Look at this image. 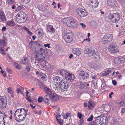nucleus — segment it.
Instances as JSON below:
<instances>
[{"label": "nucleus", "mask_w": 125, "mask_h": 125, "mask_svg": "<svg viewBox=\"0 0 125 125\" xmlns=\"http://www.w3.org/2000/svg\"><path fill=\"white\" fill-rule=\"evenodd\" d=\"M43 101L46 104H49L50 103V100L45 97L43 98Z\"/></svg>", "instance_id": "4c0bfd02"}, {"label": "nucleus", "mask_w": 125, "mask_h": 125, "mask_svg": "<svg viewBox=\"0 0 125 125\" xmlns=\"http://www.w3.org/2000/svg\"><path fill=\"white\" fill-rule=\"evenodd\" d=\"M6 115L3 112H1L0 111V125H5V122L4 119Z\"/></svg>", "instance_id": "f8f14e48"}, {"label": "nucleus", "mask_w": 125, "mask_h": 125, "mask_svg": "<svg viewBox=\"0 0 125 125\" xmlns=\"http://www.w3.org/2000/svg\"><path fill=\"white\" fill-rule=\"evenodd\" d=\"M77 38L79 41H81L82 42L83 41L84 39L83 36L80 35H78Z\"/></svg>", "instance_id": "37998d69"}, {"label": "nucleus", "mask_w": 125, "mask_h": 125, "mask_svg": "<svg viewBox=\"0 0 125 125\" xmlns=\"http://www.w3.org/2000/svg\"><path fill=\"white\" fill-rule=\"evenodd\" d=\"M26 14L23 11L19 12L16 16V20L18 23H23L27 20Z\"/></svg>", "instance_id": "f03ea898"}, {"label": "nucleus", "mask_w": 125, "mask_h": 125, "mask_svg": "<svg viewBox=\"0 0 125 125\" xmlns=\"http://www.w3.org/2000/svg\"><path fill=\"white\" fill-rule=\"evenodd\" d=\"M88 125H95V122L94 120L90 122L88 124Z\"/></svg>", "instance_id": "6e6d98bb"}, {"label": "nucleus", "mask_w": 125, "mask_h": 125, "mask_svg": "<svg viewBox=\"0 0 125 125\" xmlns=\"http://www.w3.org/2000/svg\"><path fill=\"white\" fill-rule=\"evenodd\" d=\"M44 89L45 93L48 94L49 95H51L52 94L51 90L47 87H44Z\"/></svg>", "instance_id": "c85d7f7f"}, {"label": "nucleus", "mask_w": 125, "mask_h": 125, "mask_svg": "<svg viewBox=\"0 0 125 125\" xmlns=\"http://www.w3.org/2000/svg\"><path fill=\"white\" fill-rule=\"evenodd\" d=\"M94 104L93 101L92 100H89L88 102V106L90 109L94 107Z\"/></svg>", "instance_id": "cd10ccee"}, {"label": "nucleus", "mask_w": 125, "mask_h": 125, "mask_svg": "<svg viewBox=\"0 0 125 125\" xmlns=\"http://www.w3.org/2000/svg\"><path fill=\"white\" fill-rule=\"evenodd\" d=\"M107 1L108 4L110 6H114L115 4V0H107Z\"/></svg>", "instance_id": "bb28decb"}, {"label": "nucleus", "mask_w": 125, "mask_h": 125, "mask_svg": "<svg viewBox=\"0 0 125 125\" xmlns=\"http://www.w3.org/2000/svg\"><path fill=\"white\" fill-rule=\"evenodd\" d=\"M6 45V44L4 40H0V46H5Z\"/></svg>", "instance_id": "ea45409f"}, {"label": "nucleus", "mask_w": 125, "mask_h": 125, "mask_svg": "<svg viewBox=\"0 0 125 125\" xmlns=\"http://www.w3.org/2000/svg\"><path fill=\"white\" fill-rule=\"evenodd\" d=\"M26 68L27 70V71L28 72H30V69L29 68V66H27L26 67Z\"/></svg>", "instance_id": "774afa93"}, {"label": "nucleus", "mask_w": 125, "mask_h": 125, "mask_svg": "<svg viewBox=\"0 0 125 125\" xmlns=\"http://www.w3.org/2000/svg\"><path fill=\"white\" fill-rule=\"evenodd\" d=\"M90 66L91 67L93 68L94 69H96L98 67L97 64L94 62L91 63L90 65Z\"/></svg>", "instance_id": "a19ab883"}, {"label": "nucleus", "mask_w": 125, "mask_h": 125, "mask_svg": "<svg viewBox=\"0 0 125 125\" xmlns=\"http://www.w3.org/2000/svg\"><path fill=\"white\" fill-rule=\"evenodd\" d=\"M60 74L62 76L66 77L69 73L66 70H61L60 71Z\"/></svg>", "instance_id": "393cba45"}, {"label": "nucleus", "mask_w": 125, "mask_h": 125, "mask_svg": "<svg viewBox=\"0 0 125 125\" xmlns=\"http://www.w3.org/2000/svg\"><path fill=\"white\" fill-rule=\"evenodd\" d=\"M36 46L39 47V46H42L38 42L36 41L35 43Z\"/></svg>", "instance_id": "5fc2aeb1"}, {"label": "nucleus", "mask_w": 125, "mask_h": 125, "mask_svg": "<svg viewBox=\"0 0 125 125\" xmlns=\"http://www.w3.org/2000/svg\"><path fill=\"white\" fill-rule=\"evenodd\" d=\"M71 116L70 114L69 113H67L66 114V115L63 116V118L67 119L68 118Z\"/></svg>", "instance_id": "a18cd8bd"}, {"label": "nucleus", "mask_w": 125, "mask_h": 125, "mask_svg": "<svg viewBox=\"0 0 125 125\" xmlns=\"http://www.w3.org/2000/svg\"><path fill=\"white\" fill-rule=\"evenodd\" d=\"M26 111L24 108L18 109H17L15 112L14 116L15 119H17V118L20 115H21Z\"/></svg>", "instance_id": "9d476101"}, {"label": "nucleus", "mask_w": 125, "mask_h": 125, "mask_svg": "<svg viewBox=\"0 0 125 125\" xmlns=\"http://www.w3.org/2000/svg\"><path fill=\"white\" fill-rule=\"evenodd\" d=\"M86 85V83L84 82H80L77 83L78 87L81 89H84Z\"/></svg>", "instance_id": "a211bd4d"}, {"label": "nucleus", "mask_w": 125, "mask_h": 125, "mask_svg": "<svg viewBox=\"0 0 125 125\" xmlns=\"http://www.w3.org/2000/svg\"><path fill=\"white\" fill-rule=\"evenodd\" d=\"M93 54L94 55L93 56H94V57L96 58H100V55L99 53L94 51Z\"/></svg>", "instance_id": "c9c22d12"}, {"label": "nucleus", "mask_w": 125, "mask_h": 125, "mask_svg": "<svg viewBox=\"0 0 125 125\" xmlns=\"http://www.w3.org/2000/svg\"><path fill=\"white\" fill-rule=\"evenodd\" d=\"M64 80L61 79L59 77L56 76L53 82L59 84L60 89L64 90H66L69 86V84L68 83L66 82Z\"/></svg>", "instance_id": "f257e3e1"}, {"label": "nucleus", "mask_w": 125, "mask_h": 125, "mask_svg": "<svg viewBox=\"0 0 125 125\" xmlns=\"http://www.w3.org/2000/svg\"><path fill=\"white\" fill-rule=\"evenodd\" d=\"M90 4L93 8H96L97 7L98 2L96 0H91L90 2Z\"/></svg>", "instance_id": "2eb2a0df"}, {"label": "nucleus", "mask_w": 125, "mask_h": 125, "mask_svg": "<svg viewBox=\"0 0 125 125\" xmlns=\"http://www.w3.org/2000/svg\"><path fill=\"white\" fill-rule=\"evenodd\" d=\"M37 6V8L39 10L44 11L46 10V7L42 4H39Z\"/></svg>", "instance_id": "b1692460"}, {"label": "nucleus", "mask_w": 125, "mask_h": 125, "mask_svg": "<svg viewBox=\"0 0 125 125\" xmlns=\"http://www.w3.org/2000/svg\"><path fill=\"white\" fill-rule=\"evenodd\" d=\"M85 41H87L88 42H89L91 40L90 38L87 39V38H86L85 39H84L83 41H82V43H83Z\"/></svg>", "instance_id": "052dcab7"}, {"label": "nucleus", "mask_w": 125, "mask_h": 125, "mask_svg": "<svg viewBox=\"0 0 125 125\" xmlns=\"http://www.w3.org/2000/svg\"><path fill=\"white\" fill-rule=\"evenodd\" d=\"M22 28L24 30L27 31L29 35H31L33 34L30 31L29 29L26 27L25 26H23L22 27Z\"/></svg>", "instance_id": "58836bf2"}, {"label": "nucleus", "mask_w": 125, "mask_h": 125, "mask_svg": "<svg viewBox=\"0 0 125 125\" xmlns=\"http://www.w3.org/2000/svg\"><path fill=\"white\" fill-rule=\"evenodd\" d=\"M52 100L54 101H57L59 99V97L56 94H54L51 97Z\"/></svg>", "instance_id": "a878e982"}, {"label": "nucleus", "mask_w": 125, "mask_h": 125, "mask_svg": "<svg viewBox=\"0 0 125 125\" xmlns=\"http://www.w3.org/2000/svg\"><path fill=\"white\" fill-rule=\"evenodd\" d=\"M77 116L80 119H83V117H84L83 115H82V114L79 112L77 114Z\"/></svg>", "instance_id": "c03bdc74"}, {"label": "nucleus", "mask_w": 125, "mask_h": 125, "mask_svg": "<svg viewBox=\"0 0 125 125\" xmlns=\"http://www.w3.org/2000/svg\"><path fill=\"white\" fill-rule=\"evenodd\" d=\"M108 49L109 52L113 53H117L119 52V50L118 46L113 44H110Z\"/></svg>", "instance_id": "7ed1b4c3"}, {"label": "nucleus", "mask_w": 125, "mask_h": 125, "mask_svg": "<svg viewBox=\"0 0 125 125\" xmlns=\"http://www.w3.org/2000/svg\"><path fill=\"white\" fill-rule=\"evenodd\" d=\"M114 18L115 21V22H118L120 19V15L118 13H114Z\"/></svg>", "instance_id": "4be33fe9"}, {"label": "nucleus", "mask_w": 125, "mask_h": 125, "mask_svg": "<svg viewBox=\"0 0 125 125\" xmlns=\"http://www.w3.org/2000/svg\"><path fill=\"white\" fill-rule=\"evenodd\" d=\"M8 92L11 94L13 93V92L12 90V88L11 87H9L8 89Z\"/></svg>", "instance_id": "8fccbe9b"}, {"label": "nucleus", "mask_w": 125, "mask_h": 125, "mask_svg": "<svg viewBox=\"0 0 125 125\" xmlns=\"http://www.w3.org/2000/svg\"><path fill=\"white\" fill-rule=\"evenodd\" d=\"M0 19L3 21L6 20V18L3 12H0Z\"/></svg>", "instance_id": "7c9ffc66"}, {"label": "nucleus", "mask_w": 125, "mask_h": 125, "mask_svg": "<svg viewBox=\"0 0 125 125\" xmlns=\"http://www.w3.org/2000/svg\"><path fill=\"white\" fill-rule=\"evenodd\" d=\"M93 116L92 115L90 116V117L88 118L87 119V120L88 121H90L93 120Z\"/></svg>", "instance_id": "864d4df0"}, {"label": "nucleus", "mask_w": 125, "mask_h": 125, "mask_svg": "<svg viewBox=\"0 0 125 125\" xmlns=\"http://www.w3.org/2000/svg\"><path fill=\"white\" fill-rule=\"evenodd\" d=\"M3 47H0V53L2 54L5 55V53L3 52Z\"/></svg>", "instance_id": "de8ad7c7"}, {"label": "nucleus", "mask_w": 125, "mask_h": 125, "mask_svg": "<svg viewBox=\"0 0 125 125\" xmlns=\"http://www.w3.org/2000/svg\"><path fill=\"white\" fill-rule=\"evenodd\" d=\"M95 120V125H99V124H101V122L100 119H99L98 118H97V117H96L94 118Z\"/></svg>", "instance_id": "e433bc0d"}, {"label": "nucleus", "mask_w": 125, "mask_h": 125, "mask_svg": "<svg viewBox=\"0 0 125 125\" xmlns=\"http://www.w3.org/2000/svg\"><path fill=\"white\" fill-rule=\"evenodd\" d=\"M1 73L2 74V75L4 76V77H6V74L5 72H4L2 70H1L0 71Z\"/></svg>", "instance_id": "603ef678"}, {"label": "nucleus", "mask_w": 125, "mask_h": 125, "mask_svg": "<svg viewBox=\"0 0 125 125\" xmlns=\"http://www.w3.org/2000/svg\"><path fill=\"white\" fill-rule=\"evenodd\" d=\"M45 50L43 49L42 46H39L37 50V54H44Z\"/></svg>", "instance_id": "aec40b11"}, {"label": "nucleus", "mask_w": 125, "mask_h": 125, "mask_svg": "<svg viewBox=\"0 0 125 125\" xmlns=\"http://www.w3.org/2000/svg\"><path fill=\"white\" fill-rule=\"evenodd\" d=\"M80 24L83 28H84L86 27V25H85L83 24V23H80Z\"/></svg>", "instance_id": "e2e57ef3"}, {"label": "nucleus", "mask_w": 125, "mask_h": 125, "mask_svg": "<svg viewBox=\"0 0 125 125\" xmlns=\"http://www.w3.org/2000/svg\"><path fill=\"white\" fill-rule=\"evenodd\" d=\"M111 71L109 70V69H107L106 71L104 72V73L102 74V76H105L108 75L111 73Z\"/></svg>", "instance_id": "2f4dec72"}, {"label": "nucleus", "mask_w": 125, "mask_h": 125, "mask_svg": "<svg viewBox=\"0 0 125 125\" xmlns=\"http://www.w3.org/2000/svg\"><path fill=\"white\" fill-rule=\"evenodd\" d=\"M114 13L112 14L110 12H107L106 14V17L109 19H111L114 17Z\"/></svg>", "instance_id": "473e14b6"}, {"label": "nucleus", "mask_w": 125, "mask_h": 125, "mask_svg": "<svg viewBox=\"0 0 125 125\" xmlns=\"http://www.w3.org/2000/svg\"><path fill=\"white\" fill-rule=\"evenodd\" d=\"M75 76L72 73H69L66 77V80H69V81H72L74 79Z\"/></svg>", "instance_id": "f3484780"}, {"label": "nucleus", "mask_w": 125, "mask_h": 125, "mask_svg": "<svg viewBox=\"0 0 125 125\" xmlns=\"http://www.w3.org/2000/svg\"><path fill=\"white\" fill-rule=\"evenodd\" d=\"M73 36L72 33H66L63 36V38L66 42L67 43H70L73 40Z\"/></svg>", "instance_id": "0eeeda50"}, {"label": "nucleus", "mask_w": 125, "mask_h": 125, "mask_svg": "<svg viewBox=\"0 0 125 125\" xmlns=\"http://www.w3.org/2000/svg\"><path fill=\"white\" fill-rule=\"evenodd\" d=\"M26 98L29 102L31 103L32 102V100L31 99L28 98V97H26Z\"/></svg>", "instance_id": "69168bd1"}, {"label": "nucleus", "mask_w": 125, "mask_h": 125, "mask_svg": "<svg viewBox=\"0 0 125 125\" xmlns=\"http://www.w3.org/2000/svg\"><path fill=\"white\" fill-rule=\"evenodd\" d=\"M57 121V122L59 123V124L61 125H62V123L60 121V120L57 118L56 117Z\"/></svg>", "instance_id": "680f3d73"}, {"label": "nucleus", "mask_w": 125, "mask_h": 125, "mask_svg": "<svg viewBox=\"0 0 125 125\" xmlns=\"http://www.w3.org/2000/svg\"><path fill=\"white\" fill-rule=\"evenodd\" d=\"M20 62L21 63L26 65L28 63V59L27 57H24L22 61H21Z\"/></svg>", "instance_id": "c756f323"}, {"label": "nucleus", "mask_w": 125, "mask_h": 125, "mask_svg": "<svg viewBox=\"0 0 125 125\" xmlns=\"http://www.w3.org/2000/svg\"><path fill=\"white\" fill-rule=\"evenodd\" d=\"M7 2L8 4H11L14 2L13 0H7Z\"/></svg>", "instance_id": "3c124183"}, {"label": "nucleus", "mask_w": 125, "mask_h": 125, "mask_svg": "<svg viewBox=\"0 0 125 125\" xmlns=\"http://www.w3.org/2000/svg\"><path fill=\"white\" fill-rule=\"evenodd\" d=\"M12 63L15 67L18 69H20L21 68V66L17 63L15 62H12Z\"/></svg>", "instance_id": "f704fd0d"}, {"label": "nucleus", "mask_w": 125, "mask_h": 125, "mask_svg": "<svg viewBox=\"0 0 125 125\" xmlns=\"http://www.w3.org/2000/svg\"><path fill=\"white\" fill-rule=\"evenodd\" d=\"M52 86L53 89H55V90H57L58 89L59 86V84L57 83H55V82H53L52 83Z\"/></svg>", "instance_id": "72a5a7b5"}, {"label": "nucleus", "mask_w": 125, "mask_h": 125, "mask_svg": "<svg viewBox=\"0 0 125 125\" xmlns=\"http://www.w3.org/2000/svg\"><path fill=\"white\" fill-rule=\"evenodd\" d=\"M94 51L91 48H89L86 49L85 51L86 53L89 54L90 56H91L94 55Z\"/></svg>", "instance_id": "dca6fc26"}, {"label": "nucleus", "mask_w": 125, "mask_h": 125, "mask_svg": "<svg viewBox=\"0 0 125 125\" xmlns=\"http://www.w3.org/2000/svg\"><path fill=\"white\" fill-rule=\"evenodd\" d=\"M79 77L81 80H84L89 77V74L86 72L82 71L80 72Z\"/></svg>", "instance_id": "1a4fd4ad"}, {"label": "nucleus", "mask_w": 125, "mask_h": 125, "mask_svg": "<svg viewBox=\"0 0 125 125\" xmlns=\"http://www.w3.org/2000/svg\"><path fill=\"white\" fill-rule=\"evenodd\" d=\"M125 105V103L123 101H121L118 104L119 105L120 107L123 106Z\"/></svg>", "instance_id": "09e8293b"}, {"label": "nucleus", "mask_w": 125, "mask_h": 125, "mask_svg": "<svg viewBox=\"0 0 125 125\" xmlns=\"http://www.w3.org/2000/svg\"><path fill=\"white\" fill-rule=\"evenodd\" d=\"M121 112L122 113H123L125 112V108H122Z\"/></svg>", "instance_id": "338daca9"}, {"label": "nucleus", "mask_w": 125, "mask_h": 125, "mask_svg": "<svg viewBox=\"0 0 125 125\" xmlns=\"http://www.w3.org/2000/svg\"><path fill=\"white\" fill-rule=\"evenodd\" d=\"M112 83L113 85H115L117 84V82L115 80H113L112 81Z\"/></svg>", "instance_id": "0e129e2a"}, {"label": "nucleus", "mask_w": 125, "mask_h": 125, "mask_svg": "<svg viewBox=\"0 0 125 125\" xmlns=\"http://www.w3.org/2000/svg\"><path fill=\"white\" fill-rule=\"evenodd\" d=\"M7 98L5 96H0V107L4 108L7 104Z\"/></svg>", "instance_id": "423d86ee"}, {"label": "nucleus", "mask_w": 125, "mask_h": 125, "mask_svg": "<svg viewBox=\"0 0 125 125\" xmlns=\"http://www.w3.org/2000/svg\"><path fill=\"white\" fill-rule=\"evenodd\" d=\"M97 118H100V120L103 123L106 122V121L107 117L105 115H101L98 116Z\"/></svg>", "instance_id": "412c9836"}, {"label": "nucleus", "mask_w": 125, "mask_h": 125, "mask_svg": "<svg viewBox=\"0 0 125 125\" xmlns=\"http://www.w3.org/2000/svg\"><path fill=\"white\" fill-rule=\"evenodd\" d=\"M77 12L78 15L81 17L85 16L87 15V11L84 9L79 8L77 9Z\"/></svg>", "instance_id": "6e6552de"}, {"label": "nucleus", "mask_w": 125, "mask_h": 125, "mask_svg": "<svg viewBox=\"0 0 125 125\" xmlns=\"http://www.w3.org/2000/svg\"><path fill=\"white\" fill-rule=\"evenodd\" d=\"M28 112V110L26 109L25 112H24L21 115H20L17 118V119L15 120L18 122H20L24 120L26 117L27 115V112Z\"/></svg>", "instance_id": "9b49d317"}, {"label": "nucleus", "mask_w": 125, "mask_h": 125, "mask_svg": "<svg viewBox=\"0 0 125 125\" xmlns=\"http://www.w3.org/2000/svg\"><path fill=\"white\" fill-rule=\"evenodd\" d=\"M45 55L44 54H37L36 56V57L39 62H43L45 57Z\"/></svg>", "instance_id": "4468645a"}, {"label": "nucleus", "mask_w": 125, "mask_h": 125, "mask_svg": "<svg viewBox=\"0 0 125 125\" xmlns=\"http://www.w3.org/2000/svg\"><path fill=\"white\" fill-rule=\"evenodd\" d=\"M30 0H23V2L25 4L28 3L30 1Z\"/></svg>", "instance_id": "13d9d810"}, {"label": "nucleus", "mask_w": 125, "mask_h": 125, "mask_svg": "<svg viewBox=\"0 0 125 125\" xmlns=\"http://www.w3.org/2000/svg\"><path fill=\"white\" fill-rule=\"evenodd\" d=\"M72 52L74 54H76L77 56L79 55L81 53V52L79 48H73L72 49Z\"/></svg>", "instance_id": "6ab92c4d"}, {"label": "nucleus", "mask_w": 125, "mask_h": 125, "mask_svg": "<svg viewBox=\"0 0 125 125\" xmlns=\"http://www.w3.org/2000/svg\"><path fill=\"white\" fill-rule=\"evenodd\" d=\"M43 100V98L42 97H39L38 99V101L39 103H41Z\"/></svg>", "instance_id": "bf43d9fd"}, {"label": "nucleus", "mask_w": 125, "mask_h": 125, "mask_svg": "<svg viewBox=\"0 0 125 125\" xmlns=\"http://www.w3.org/2000/svg\"><path fill=\"white\" fill-rule=\"evenodd\" d=\"M47 32H49L51 33L54 34L55 31V30L52 26L50 25H48L46 27Z\"/></svg>", "instance_id": "ddd939ff"}, {"label": "nucleus", "mask_w": 125, "mask_h": 125, "mask_svg": "<svg viewBox=\"0 0 125 125\" xmlns=\"http://www.w3.org/2000/svg\"><path fill=\"white\" fill-rule=\"evenodd\" d=\"M84 121L83 119H80V122L79 123V125H83Z\"/></svg>", "instance_id": "49530a36"}, {"label": "nucleus", "mask_w": 125, "mask_h": 125, "mask_svg": "<svg viewBox=\"0 0 125 125\" xmlns=\"http://www.w3.org/2000/svg\"><path fill=\"white\" fill-rule=\"evenodd\" d=\"M113 38L112 35L111 34H107L105 35L101 40L102 43L105 44L108 42H111L112 41Z\"/></svg>", "instance_id": "39448f33"}, {"label": "nucleus", "mask_w": 125, "mask_h": 125, "mask_svg": "<svg viewBox=\"0 0 125 125\" xmlns=\"http://www.w3.org/2000/svg\"><path fill=\"white\" fill-rule=\"evenodd\" d=\"M7 24L8 26H12L15 25V24L13 21H10L8 22Z\"/></svg>", "instance_id": "79ce46f5"}, {"label": "nucleus", "mask_w": 125, "mask_h": 125, "mask_svg": "<svg viewBox=\"0 0 125 125\" xmlns=\"http://www.w3.org/2000/svg\"><path fill=\"white\" fill-rule=\"evenodd\" d=\"M115 60V62L116 63H122L123 62L125 61V59L121 56L117 58Z\"/></svg>", "instance_id": "5701e85b"}, {"label": "nucleus", "mask_w": 125, "mask_h": 125, "mask_svg": "<svg viewBox=\"0 0 125 125\" xmlns=\"http://www.w3.org/2000/svg\"><path fill=\"white\" fill-rule=\"evenodd\" d=\"M7 71L10 73L11 74L12 73V71L10 68L7 67L6 69Z\"/></svg>", "instance_id": "4d7b16f0"}, {"label": "nucleus", "mask_w": 125, "mask_h": 125, "mask_svg": "<svg viewBox=\"0 0 125 125\" xmlns=\"http://www.w3.org/2000/svg\"><path fill=\"white\" fill-rule=\"evenodd\" d=\"M66 22L67 25L69 27H76L77 26V22L73 18H68Z\"/></svg>", "instance_id": "20e7f679"}]
</instances>
